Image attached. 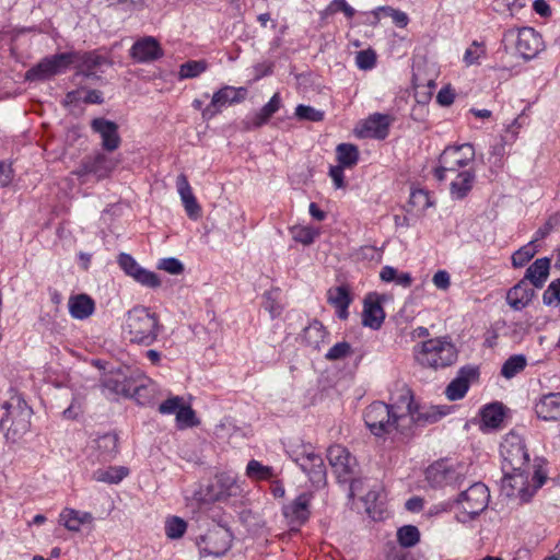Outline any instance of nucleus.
<instances>
[{
  "label": "nucleus",
  "instance_id": "f257e3e1",
  "mask_svg": "<svg viewBox=\"0 0 560 560\" xmlns=\"http://www.w3.org/2000/svg\"><path fill=\"white\" fill-rule=\"evenodd\" d=\"M502 457V489L506 495H517L521 501L528 502L535 492L547 481L546 469L535 460L534 471L529 480V454L524 439L511 431L501 445Z\"/></svg>",
  "mask_w": 560,
  "mask_h": 560
},
{
  "label": "nucleus",
  "instance_id": "f03ea898",
  "mask_svg": "<svg viewBox=\"0 0 560 560\" xmlns=\"http://www.w3.org/2000/svg\"><path fill=\"white\" fill-rule=\"evenodd\" d=\"M366 428L376 438L398 433L404 438L412 435V416L410 405L385 404L374 401L363 412Z\"/></svg>",
  "mask_w": 560,
  "mask_h": 560
},
{
  "label": "nucleus",
  "instance_id": "7ed1b4c3",
  "mask_svg": "<svg viewBox=\"0 0 560 560\" xmlns=\"http://www.w3.org/2000/svg\"><path fill=\"white\" fill-rule=\"evenodd\" d=\"M125 328L132 343L149 347L162 330L159 316L145 306H135L126 314Z\"/></svg>",
  "mask_w": 560,
  "mask_h": 560
},
{
  "label": "nucleus",
  "instance_id": "20e7f679",
  "mask_svg": "<svg viewBox=\"0 0 560 560\" xmlns=\"http://www.w3.org/2000/svg\"><path fill=\"white\" fill-rule=\"evenodd\" d=\"M4 415L0 419V429L7 440L15 442L22 438L31 427L32 408L19 395H14L3 404Z\"/></svg>",
  "mask_w": 560,
  "mask_h": 560
},
{
  "label": "nucleus",
  "instance_id": "39448f33",
  "mask_svg": "<svg viewBox=\"0 0 560 560\" xmlns=\"http://www.w3.org/2000/svg\"><path fill=\"white\" fill-rule=\"evenodd\" d=\"M292 460L308 477L316 489L324 488L327 483V468L323 457L315 453L311 445H303L290 453Z\"/></svg>",
  "mask_w": 560,
  "mask_h": 560
},
{
  "label": "nucleus",
  "instance_id": "423d86ee",
  "mask_svg": "<svg viewBox=\"0 0 560 560\" xmlns=\"http://www.w3.org/2000/svg\"><path fill=\"white\" fill-rule=\"evenodd\" d=\"M417 360L425 366L445 368L457 360V350L446 338L429 339L422 342Z\"/></svg>",
  "mask_w": 560,
  "mask_h": 560
},
{
  "label": "nucleus",
  "instance_id": "0eeeda50",
  "mask_svg": "<svg viewBox=\"0 0 560 560\" xmlns=\"http://www.w3.org/2000/svg\"><path fill=\"white\" fill-rule=\"evenodd\" d=\"M475 159V149L471 143L448 145L439 156V165L434 170V176L444 180L447 173H455L458 168L467 166Z\"/></svg>",
  "mask_w": 560,
  "mask_h": 560
},
{
  "label": "nucleus",
  "instance_id": "6e6552de",
  "mask_svg": "<svg viewBox=\"0 0 560 560\" xmlns=\"http://www.w3.org/2000/svg\"><path fill=\"white\" fill-rule=\"evenodd\" d=\"M77 51L55 54L43 58L25 73L27 81H45L66 70L74 63Z\"/></svg>",
  "mask_w": 560,
  "mask_h": 560
},
{
  "label": "nucleus",
  "instance_id": "1a4fd4ad",
  "mask_svg": "<svg viewBox=\"0 0 560 560\" xmlns=\"http://www.w3.org/2000/svg\"><path fill=\"white\" fill-rule=\"evenodd\" d=\"M233 534L229 527L221 524L209 528L205 535H200L196 544L201 557H223L232 547Z\"/></svg>",
  "mask_w": 560,
  "mask_h": 560
},
{
  "label": "nucleus",
  "instance_id": "9d476101",
  "mask_svg": "<svg viewBox=\"0 0 560 560\" xmlns=\"http://www.w3.org/2000/svg\"><path fill=\"white\" fill-rule=\"evenodd\" d=\"M502 43L505 48L513 44L516 52L525 60L536 57L542 49L541 36L533 27L508 30L503 33Z\"/></svg>",
  "mask_w": 560,
  "mask_h": 560
},
{
  "label": "nucleus",
  "instance_id": "9b49d317",
  "mask_svg": "<svg viewBox=\"0 0 560 560\" xmlns=\"http://www.w3.org/2000/svg\"><path fill=\"white\" fill-rule=\"evenodd\" d=\"M490 494L488 487L482 482H475L465 491H462L456 500L463 511V522L474 520L483 512L489 503Z\"/></svg>",
  "mask_w": 560,
  "mask_h": 560
},
{
  "label": "nucleus",
  "instance_id": "f8f14e48",
  "mask_svg": "<svg viewBox=\"0 0 560 560\" xmlns=\"http://www.w3.org/2000/svg\"><path fill=\"white\" fill-rule=\"evenodd\" d=\"M118 161L103 152H95L82 159L73 172L79 178L93 176L96 180L104 179L116 168Z\"/></svg>",
  "mask_w": 560,
  "mask_h": 560
},
{
  "label": "nucleus",
  "instance_id": "ddd939ff",
  "mask_svg": "<svg viewBox=\"0 0 560 560\" xmlns=\"http://www.w3.org/2000/svg\"><path fill=\"white\" fill-rule=\"evenodd\" d=\"M327 458L339 483H347L357 475V458L346 447L331 445L327 450Z\"/></svg>",
  "mask_w": 560,
  "mask_h": 560
},
{
  "label": "nucleus",
  "instance_id": "4468645a",
  "mask_svg": "<svg viewBox=\"0 0 560 560\" xmlns=\"http://www.w3.org/2000/svg\"><path fill=\"white\" fill-rule=\"evenodd\" d=\"M133 380L135 377L128 374L127 370L117 369L105 373L100 381V386L103 394L109 398L117 396L129 397Z\"/></svg>",
  "mask_w": 560,
  "mask_h": 560
},
{
  "label": "nucleus",
  "instance_id": "2eb2a0df",
  "mask_svg": "<svg viewBox=\"0 0 560 560\" xmlns=\"http://www.w3.org/2000/svg\"><path fill=\"white\" fill-rule=\"evenodd\" d=\"M248 90L244 86L234 88L225 85L217 91L211 100V103L202 109L203 119H211L221 112V108L226 105L238 104L245 101Z\"/></svg>",
  "mask_w": 560,
  "mask_h": 560
},
{
  "label": "nucleus",
  "instance_id": "dca6fc26",
  "mask_svg": "<svg viewBox=\"0 0 560 560\" xmlns=\"http://www.w3.org/2000/svg\"><path fill=\"white\" fill-rule=\"evenodd\" d=\"M425 478L432 488H443L460 486L465 477L462 470L446 462H436L427 468Z\"/></svg>",
  "mask_w": 560,
  "mask_h": 560
},
{
  "label": "nucleus",
  "instance_id": "f3484780",
  "mask_svg": "<svg viewBox=\"0 0 560 560\" xmlns=\"http://www.w3.org/2000/svg\"><path fill=\"white\" fill-rule=\"evenodd\" d=\"M478 376L479 370L477 366L465 365L460 368L457 376L445 389L446 397L452 401L462 399L468 392L470 382L478 378Z\"/></svg>",
  "mask_w": 560,
  "mask_h": 560
},
{
  "label": "nucleus",
  "instance_id": "a211bd4d",
  "mask_svg": "<svg viewBox=\"0 0 560 560\" xmlns=\"http://www.w3.org/2000/svg\"><path fill=\"white\" fill-rule=\"evenodd\" d=\"M91 129L100 135L104 150L112 152L119 148L121 139L116 122L104 117H97L91 121Z\"/></svg>",
  "mask_w": 560,
  "mask_h": 560
},
{
  "label": "nucleus",
  "instance_id": "6ab92c4d",
  "mask_svg": "<svg viewBox=\"0 0 560 560\" xmlns=\"http://www.w3.org/2000/svg\"><path fill=\"white\" fill-rule=\"evenodd\" d=\"M389 116L375 113L366 118L360 128L357 129V135L360 138H373L384 140L389 132Z\"/></svg>",
  "mask_w": 560,
  "mask_h": 560
},
{
  "label": "nucleus",
  "instance_id": "aec40b11",
  "mask_svg": "<svg viewBox=\"0 0 560 560\" xmlns=\"http://www.w3.org/2000/svg\"><path fill=\"white\" fill-rule=\"evenodd\" d=\"M404 401L410 405V415L412 416V428L415 425H424L427 423H434L446 415L445 410L440 406H431L429 408L419 409L413 402L411 392H406Z\"/></svg>",
  "mask_w": 560,
  "mask_h": 560
},
{
  "label": "nucleus",
  "instance_id": "412c9836",
  "mask_svg": "<svg viewBox=\"0 0 560 560\" xmlns=\"http://www.w3.org/2000/svg\"><path fill=\"white\" fill-rule=\"evenodd\" d=\"M130 56L137 62L145 63L161 58L163 50L154 37L147 36L137 40L131 46Z\"/></svg>",
  "mask_w": 560,
  "mask_h": 560
},
{
  "label": "nucleus",
  "instance_id": "4be33fe9",
  "mask_svg": "<svg viewBox=\"0 0 560 560\" xmlns=\"http://www.w3.org/2000/svg\"><path fill=\"white\" fill-rule=\"evenodd\" d=\"M385 319L382 300L377 294H369L364 299L362 324L372 329H380Z\"/></svg>",
  "mask_w": 560,
  "mask_h": 560
},
{
  "label": "nucleus",
  "instance_id": "5701e85b",
  "mask_svg": "<svg viewBox=\"0 0 560 560\" xmlns=\"http://www.w3.org/2000/svg\"><path fill=\"white\" fill-rule=\"evenodd\" d=\"M534 411L544 421H560V393H548L534 404Z\"/></svg>",
  "mask_w": 560,
  "mask_h": 560
},
{
  "label": "nucleus",
  "instance_id": "b1692460",
  "mask_svg": "<svg viewBox=\"0 0 560 560\" xmlns=\"http://www.w3.org/2000/svg\"><path fill=\"white\" fill-rule=\"evenodd\" d=\"M311 494L301 493L283 508V515L290 524L301 526L310 517Z\"/></svg>",
  "mask_w": 560,
  "mask_h": 560
},
{
  "label": "nucleus",
  "instance_id": "393cba45",
  "mask_svg": "<svg viewBox=\"0 0 560 560\" xmlns=\"http://www.w3.org/2000/svg\"><path fill=\"white\" fill-rule=\"evenodd\" d=\"M535 294V288L521 279L508 291L506 302L514 311H522L530 304Z\"/></svg>",
  "mask_w": 560,
  "mask_h": 560
},
{
  "label": "nucleus",
  "instance_id": "a878e982",
  "mask_svg": "<svg viewBox=\"0 0 560 560\" xmlns=\"http://www.w3.org/2000/svg\"><path fill=\"white\" fill-rule=\"evenodd\" d=\"M281 107V97L279 93H275L269 102L264 105L259 112L255 113L252 117L247 116L244 120L245 129H258L266 125L271 116L277 113Z\"/></svg>",
  "mask_w": 560,
  "mask_h": 560
},
{
  "label": "nucleus",
  "instance_id": "bb28decb",
  "mask_svg": "<svg viewBox=\"0 0 560 560\" xmlns=\"http://www.w3.org/2000/svg\"><path fill=\"white\" fill-rule=\"evenodd\" d=\"M176 187L187 215L192 220H197L201 215V208L192 194L186 175L179 174L177 176Z\"/></svg>",
  "mask_w": 560,
  "mask_h": 560
},
{
  "label": "nucleus",
  "instance_id": "cd10ccee",
  "mask_svg": "<svg viewBox=\"0 0 560 560\" xmlns=\"http://www.w3.org/2000/svg\"><path fill=\"white\" fill-rule=\"evenodd\" d=\"M74 63H77L80 72L85 77L94 75L98 70L102 69V67L112 65L106 56L100 55L95 51L83 54L77 52Z\"/></svg>",
  "mask_w": 560,
  "mask_h": 560
},
{
  "label": "nucleus",
  "instance_id": "c85d7f7f",
  "mask_svg": "<svg viewBox=\"0 0 560 560\" xmlns=\"http://www.w3.org/2000/svg\"><path fill=\"white\" fill-rule=\"evenodd\" d=\"M550 271V259L541 257L536 259L527 269L522 280H525L536 289H541Z\"/></svg>",
  "mask_w": 560,
  "mask_h": 560
},
{
  "label": "nucleus",
  "instance_id": "c756f323",
  "mask_svg": "<svg viewBox=\"0 0 560 560\" xmlns=\"http://www.w3.org/2000/svg\"><path fill=\"white\" fill-rule=\"evenodd\" d=\"M68 307L69 313L73 318L82 320L93 314L95 310V303L92 298L82 293L70 296Z\"/></svg>",
  "mask_w": 560,
  "mask_h": 560
},
{
  "label": "nucleus",
  "instance_id": "7c9ffc66",
  "mask_svg": "<svg viewBox=\"0 0 560 560\" xmlns=\"http://www.w3.org/2000/svg\"><path fill=\"white\" fill-rule=\"evenodd\" d=\"M95 448L98 452V460L110 462L118 453V436L115 433H105L95 441Z\"/></svg>",
  "mask_w": 560,
  "mask_h": 560
},
{
  "label": "nucleus",
  "instance_id": "2f4dec72",
  "mask_svg": "<svg viewBox=\"0 0 560 560\" xmlns=\"http://www.w3.org/2000/svg\"><path fill=\"white\" fill-rule=\"evenodd\" d=\"M156 385L148 377H140L139 381L136 378L132 382L131 395L139 405H150L155 393Z\"/></svg>",
  "mask_w": 560,
  "mask_h": 560
},
{
  "label": "nucleus",
  "instance_id": "473e14b6",
  "mask_svg": "<svg viewBox=\"0 0 560 560\" xmlns=\"http://www.w3.org/2000/svg\"><path fill=\"white\" fill-rule=\"evenodd\" d=\"M475 182V173L470 170H465L457 173L456 178L452 180L450 191L453 199H464L471 190Z\"/></svg>",
  "mask_w": 560,
  "mask_h": 560
},
{
  "label": "nucleus",
  "instance_id": "72a5a7b5",
  "mask_svg": "<svg viewBox=\"0 0 560 560\" xmlns=\"http://www.w3.org/2000/svg\"><path fill=\"white\" fill-rule=\"evenodd\" d=\"M59 521L71 532H79L81 526L93 521V516L89 512H80L73 509H65L59 515Z\"/></svg>",
  "mask_w": 560,
  "mask_h": 560
},
{
  "label": "nucleus",
  "instance_id": "f704fd0d",
  "mask_svg": "<svg viewBox=\"0 0 560 560\" xmlns=\"http://www.w3.org/2000/svg\"><path fill=\"white\" fill-rule=\"evenodd\" d=\"M481 419L486 427L500 428L505 416V407L502 402H492L481 409Z\"/></svg>",
  "mask_w": 560,
  "mask_h": 560
},
{
  "label": "nucleus",
  "instance_id": "c9c22d12",
  "mask_svg": "<svg viewBox=\"0 0 560 560\" xmlns=\"http://www.w3.org/2000/svg\"><path fill=\"white\" fill-rule=\"evenodd\" d=\"M129 474L127 467L124 466H112L107 469H96L92 474V479L97 482H104L108 485H117Z\"/></svg>",
  "mask_w": 560,
  "mask_h": 560
},
{
  "label": "nucleus",
  "instance_id": "e433bc0d",
  "mask_svg": "<svg viewBox=\"0 0 560 560\" xmlns=\"http://www.w3.org/2000/svg\"><path fill=\"white\" fill-rule=\"evenodd\" d=\"M326 336L327 331L325 326L317 319L312 320L303 330V339L314 349L319 348V345L325 340Z\"/></svg>",
  "mask_w": 560,
  "mask_h": 560
},
{
  "label": "nucleus",
  "instance_id": "4c0bfd02",
  "mask_svg": "<svg viewBox=\"0 0 560 560\" xmlns=\"http://www.w3.org/2000/svg\"><path fill=\"white\" fill-rule=\"evenodd\" d=\"M337 160L340 166L351 168L359 161L358 147L352 143H340L336 148Z\"/></svg>",
  "mask_w": 560,
  "mask_h": 560
},
{
  "label": "nucleus",
  "instance_id": "58836bf2",
  "mask_svg": "<svg viewBox=\"0 0 560 560\" xmlns=\"http://www.w3.org/2000/svg\"><path fill=\"white\" fill-rule=\"evenodd\" d=\"M352 301L350 289L345 284L330 288L327 292V302L334 307L350 305Z\"/></svg>",
  "mask_w": 560,
  "mask_h": 560
},
{
  "label": "nucleus",
  "instance_id": "ea45409f",
  "mask_svg": "<svg viewBox=\"0 0 560 560\" xmlns=\"http://www.w3.org/2000/svg\"><path fill=\"white\" fill-rule=\"evenodd\" d=\"M527 364L526 357L524 354L511 355L502 365L501 375L508 380L514 377L516 374L522 372Z\"/></svg>",
  "mask_w": 560,
  "mask_h": 560
},
{
  "label": "nucleus",
  "instance_id": "a19ab883",
  "mask_svg": "<svg viewBox=\"0 0 560 560\" xmlns=\"http://www.w3.org/2000/svg\"><path fill=\"white\" fill-rule=\"evenodd\" d=\"M208 68L206 60H188L180 65L178 71V79H194L203 73Z\"/></svg>",
  "mask_w": 560,
  "mask_h": 560
},
{
  "label": "nucleus",
  "instance_id": "79ce46f5",
  "mask_svg": "<svg viewBox=\"0 0 560 560\" xmlns=\"http://www.w3.org/2000/svg\"><path fill=\"white\" fill-rule=\"evenodd\" d=\"M420 540V532L413 525H404L397 530V541L401 547L411 548Z\"/></svg>",
  "mask_w": 560,
  "mask_h": 560
},
{
  "label": "nucleus",
  "instance_id": "37998d69",
  "mask_svg": "<svg viewBox=\"0 0 560 560\" xmlns=\"http://www.w3.org/2000/svg\"><path fill=\"white\" fill-rule=\"evenodd\" d=\"M537 253V246L535 245V241H530L528 244L524 245L520 249H517L511 257L512 266L514 268H522L527 262L532 260V258Z\"/></svg>",
  "mask_w": 560,
  "mask_h": 560
},
{
  "label": "nucleus",
  "instance_id": "c03bdc74",
  "mask_svg": "<svg viewBox=\"0 0 560 560\" xmlns=\"http://www.w3.org/2000/svg\"><path fill=\"white\" fill-rule=\"evenodd\" d=\"M293 240L303 245H311L319 235V230L313 226H294L291 229Z\"/></svg>",
  "mask_w": 560,
  "mask_h": 560
},
{
  "label": "nucleus",
  "instance_id": "a18cd8bd",
  "mask_svg": "<svg viewBox=\"0 0 560 560\" xmlns=\"http://www.w3.org/2000/svg\"><path fill=\"white\" fill-rule=\"evenodd\" d=\"M187 529V523L178 516L168 517L165 522V535L170 539H179Z\"/></svg>",
  "mask_w": 560,
  "mask_h": 560
},
{
  "label": "nucleus",
  "instance_id": "49530a36",
  "mask_svg": "<svg viewBox=\"0 0 560 560\" xmlns=\"http://www.w3.org/2000/svg\"><path fill=\"white\" fill-rule=\"evenodd\" d=\"M246 474L250 478L267 480L273 476L272 468L264 466L259 462L252 459L246 467Z\"/></svg>",
  "mask_w": 560,
  "mask_h": 560
},
{
  "label": "nucleus",
  "instance_id": "de8ad7c7",
  "mask_svg": "<svg viewBox=\"0 0 560 560\" xmlns=\"http://www.w3.org/2000/svg\"><path fill=\"white\" fill-rule=\"evenodd\" d=\"M542 303L546 306L557 307L560 305V278L551 281L542 293Z\"/></svg>",
  "mask_w": 560,
  "mask_h": 560
},
{
  "label": "nucleus",
  "instance_id": "09e8293b",
  "mask_svg": "<svg viewBox=\"0 0 560 560\" xmlns=\"http://www.w3.org/2000/svg\"><path fill=\"white\" fill-rule=\"evenodd\" d=\"M295 116L300 120L307 121H322L324 119V112L318 110L312 106L300 104L295 108Z\"/></svg>",
  "mask_w": 560,
  "mask_h": 560
},
{
  "label": "nucleus",
  "instance_id": "8fccbe9b",
  "mask_svg": "<svg viewBox=\"0 0 560 560\" xmlns=\"http://www.w3.org/2000/svg\"><path fill=\"white\" fill-rule=\"evenodd\" d=\"M132 279L140 283L141 285L151 289H155L161 285V280L159 276L155 272L144 268L138 270V273H135V277Z\"/></svg>",
  "mask_w": 560,
  "mask_h": 560
},
{
  "label": "nucleus",
  "instance_id": "3c124183",
  "mask_svg": "<svg viewBox=\"0 0 560 560\" xmlns=\"http://www.w3.org/2000/svg\"><path fill=\"white\" fill-rule=\"evenodd\" d=\"M352 352L351 345L347 341H341L334 345L325 354V358L328 361H337L349 357Z\"/></svg>",
  "mask_w": 560,
  "mask_h": 560
},
{
  "label": "nucleus",
  "instance_id": "603ef678",
  "mask_svg": "<svg viewBox=\"0 0 560 560\" xmlns=\"http://www.w3.org/2000/svg\"><path fill=\"white\" fill-rule=\"evenodd\" d=\"M176 422L178 429L190 428L196 424L195 411L190 406L182 405L176 413Z\"/></svg>",
  "mask_w": 560,
  "mask_h": 560
},
{
  "label": "nucleus",
  "instance_id": "864d4df0",
  "mask_svg": "<svg viewBox=\"0 0 560 560\" xmlns=\"http://www.w3.org/2000/svg\"><path fill=\"white\" fill-rule=\"evenodd\" d=\"M117 262L124 272L131 278L142 268L131 255L126 253L119 254Z\"/></svg>",
  "mask_w": 560,
  "mask_h": 560
},
{
  "label": "nucleus",
  "instance_id": "5fc2aeb1",
  "mask_svg": "<svg viewBox=\"0 0 560 560\" xmlns=\"http://www.w3.org/2000/svg\"><path fill=\"white\" fill-rule=\"evenodd\" d=\"M486 50L483 45L477 40H474L470 47H468L464 54V61L467 66L479 63V59L485 56Z\"/></svg>",
  "mask_w": 560,
  "mask_h": 560
},
{
  "label": "nucleus",
  "instance_id": "6e6d98bb",
  "mask_svg": "<svg viewBox=\"0 0 560 560\" xmlns=\"http://www.w3.org/2000/svg\"><path fill=\"white\" fill-rule=\"evenodd\" d=\"M376 55L372 49L360 50L355 57V63L361 70H370L375 66Z\"/></svg>",
  "mask_w": 560,
  "mask_h": 560
},
{
  "label": "nucleus",
  "instance_id": "4d7b16f0",
  "mask_svg": "<svg viewBox=\"0 0 560 560\" xmlns=\"http://www.w3.org/2000/svg\"><path fill=\"white\" fill-rule=\"evenodd\" d=\"M158 268L171 275H180L184 271V265L175 257L161 259L158 264Z\"/></svg>",
  "mask_w": 560,
  "mask_h": 560
},
{
  "label": "nucleus",
  "instance_id": "13d9d810",
  "mask_svg": "<svg viewBox=\"0 0 560 560\" xmlns=\"http://www.w3.org/2000/svg\"><path fill=\"white\" fill-rule=\"evenodd\" d=\"M560 224V214L555 213L548 218L545 224L536 231L534 241L545 238L556 226Z\"/></svg>",
  "mask_w": 560,
  "mask_h": 560
},
{
  "label": "nucleus",
  "instance_id": "bf43d9fd",
  "mask_svg": "<svg viewBox=\"0 0 560 560\" xmlns=\"http://www.w3.org/2000/svg\"><path fill=\"white\" fill-rule=\"evenodd\" d=\"M326 11L328 13H336L340 11L349 19L353 18L355 14V10L349 5L346 0H332Z\"/></svg>",
  "mask_w": 560,
  "mask_h": 560
},
{
  "label": "nucleus",
  "instance_id": "052dcab7",
  "mask_svg": "<svg viewBox=\"0 0 560 560\" xmlns=\"http://www.w3.org/2000/svg\"><path fill=\"white\" fill-rule=\"evenodd\" d=\"M182 405H183V398H180L178 396L171 397V398L166 399L165 401H163L159 406V411L162 415H173V413L176 415L177 410L180 408Z\"/></svg>",
  "mask_w": 560,
  "mask_h": 560
},
{
  "label": "nucleus",
  "instance_id": "680f3d73",
  "mask_svg": "<svg viewBox=\"0 0 560 560\" xmlns=\"http://www.w3.org/2000/svg\"><path fill=\"white\" fill-rule=\"evenodd\" d=\"M455 98V92L450 86L442 88L438 95H436V102L442 106H450L453 104Z\"/></svg>",
  "mask_w": 560,
  "mask_h": 560
},
{
  "label": "nucleus",
  "instance_id": "e2e57ef3",
  "mask_svg": "<svg viewBox=\"0 0 560 560\" xmlns=\"http://www.w3.org/2000/svg\"><path fill=\"white\" fill-rule=\"evenodd\" d=\"M433 284L441 290H446L451 284V278L447 271L439 270L432 278Z\"/></svg>",
  "mask_w": 560,
  "mask_h": 560
},
{
  "label": "nucleus",
  "instance_id": "0e129e2a",
  "mask_svg": "<svg viewBox=\"0 0 560 560\" xmlns=\"http://www.w3.org/2000/svg\"><path fill=\"white\" fill-rule=\"evenodd\" d=\"M343 168H345L343 166L337 165V166H331L329 170V176L334 180L335 186L337 188H341L345 185Z\"/></svg>",
  "mask_w": 560,
  "mask_h": 560
},
{
  "label": "nucleus",
  "instance_id": "69168bd1",
  "mask_svg": "<svg viewBox=\"0 0 560 560\" xmlns=\"http://www.w3.org/2000/svg\"><path fill=\"white\" fill-rule=\"evenodd\" d=\"M534 11L542 18L551 15L550 5L545 0H535L533 3Z\"/></svg>",
  "mask_w": 560,
  "mask_h": 560
},
{
  "label": "nucleus",
  "instance_id": "338daca9",
  "mask_svg": "<svg viewBox=\"0 0 560 560\" xmlns=\"http://www.w3.org/2000/svg\"><path fill=\"white\" fill-rule=\"evenodd\" d=\"M12 170L9 165L0 162V185L5 187L11 183Z\"/></svg>",
  "mask_w": 560,
  "mask_h": 560
},
{
  "label": "nucleus",
  "instance_id": "774afa93",
  "mask_svg": "<svg viewBox=\"0 0 560 560\" xmlns=\"http://www.w3.org/2000/svg\"><path fill=\"white\" fill-rule=\"evenodd\" d=\"M392 12H393V15L390 18L393 19V22L398 27H405L408 24L409 18H408L407 13H405L404 11L397 10V9Z\"/></svg>",
  "mask_w": 560,
  "mask_h": 560
}]
</instances>
